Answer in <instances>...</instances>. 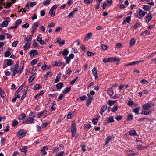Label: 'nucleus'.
Listing matches in <instances>:
<instances>
[{
  "instance_id": "2",
  "label": "nucleus",
  "mask_w": 156,
  "mask_h": 156,
  "mask_svg": "<svg viewBox=\"0 0 156 156\" xmlns=\"http://www.w3.org/2000/svg\"><path fill=\"white\" fill-rule=\"evenodd\" d=\"M27 133L26 130L21 129L19 130L17 132V136L20 138H22L24 137Z\"/></svg>"
},
{
  "instance_id": "63",
  "label": "nucleus",
  "mask_w": 156,
  "mask_h": 156,
  "mask_svg": "<svg viewBox=\"0 0 156 156\" xmlns=\"http://www.w3.org/2000/svg\"><path fill=\"white\" fill-rule=\"evenodd\" d=\"M131 20V17L130 16H128L126 18L125 20L126 21V22L129 23V22Z\"/></svg>"
},
{
  "instance_id": "52",
  "label": "nucleus",
  "mask_w": 156,
  "mask_h": 156,
  "mask_svg": "<svg viewBox=\"0 0 156 156\" xmlns=\"http://www.w3.org/2000/svg\"><path fill=\"white\" fill-rule=\"evenodd\" d=\"M122 117L120 115H117L115 117V119L117 121L121 120L122 119Z\"/></svg>"
},
{
  "instance_id": "17",
  "label": "nucleus",
  "mask_w": 156,
  "mask_h": 156,
  "mask_svg": "<svg viewBox=\"0 0 156 156\" xmlns=\"http://www.w3.org/2000/svg\"><path fill=\"white\" fill-rule=\"evenodd\" d=\"M40 25L39 22H37L35 23L32 26V28L34 30H36L37 27Z\"/></svg>"
},
{
  "instance_id": "36",
  "label": "nucleus",
  "mask_w": 156,
  "mask_h": 156,
  "mask_svg": "<svg viewBox=\"0 0 156 156\" xmlns=\"http://www.w3.org/2000/svg\"><path fill=\"white\" fill-rule=\"evenodd\" d=\"M22 22V20L21 19H19L17 20L15 23V25L17 27Z\"/></svg>"
},
{
  "instance_id": "12",
  "label": "nucleus",
  "mask_w": 156,
  "mask_h": 156,
  "mask_svg": "<svg viewBox=\"0 0 156 156\" xmlns=\"http://www.w3.org/2000/svg\"><path fill=\"white\" fill-rule=\"evenodd\" d=\"M28 147L27 146H20V149L22 152L26 153L27 152Z\"/></svg>"
},
{
  "instance_id": "44",
  "label": "nucleus",
  "mask_w": 156,
  "mask_h": 156,
  "mask_svg": "<svg viewBox=\"0 0 156 156\" xmlns=\"http://www.w3.org/2000/svg\"><path fill=\"white\" fill-rule=\"evenodd\" d=\"M24 67V65L23 64H22V63H21V65L20 66V68H19V70L18 71V73H21L22 71V69H23Z\"/></svg>"
},
{
  "instance_id": "53",
  "label": "nucleus",
  "mask_w": 156,
  "mask_h": 156,
  "mask_svg": "<svg viewBox=\"0 0 156 156\" xmlns=\"http://www.w3.org/2000/svg\"><path fill=\"white\" fill-rule=\"evenodd\" d=\"M149 114V112L146 111H143L141 113V115H147Z\"/></svg>"
},
{
  "instance_id": "62",
  "label": "nucleus",
  "mask_w": 156,
  "mask_h": 156,
  "mask_svg": "<svg viewBox=\"0 0 156 156\" xmlns=\"http://www.w3.org/2000/svg\"><path fill=\"white\" fill-rule=\"evenodd\" d=\"M29 26V24L28 23H26L22 26V27L24 28H28Z\"/></svg>"
},
{
  "instance_id": "48",
  "label": "nucleus",
  "mask_w": 156,
  "mask_h": 156,
  "mask_svg": "<svg viewBox=\"0 0 156 156\" xmlns=\"http://www.w3.org/2000/svg\"><path fill=\"white\" fill-rule=\"evenodd\" d=\"M18 43L19 41H15L12 43V45L13 47H15L17 46V44H18Z\"/></svg>"
},
{
  "instance_id": "28",
  "label": "nucleus",
  "mask_w": 156,
  "mask_h": 156,
  "mask_svg": "<svg viewBox=\"0 0 156 156\" xmlns=\"http://www.w3.org/2000/svg\"><path fill=\"white\" fill-rule=\"evenodd\" d=\"M42 87V86L39 84H36L34 87V90H38Z\"/></svg>"
},
{
  "instance_id": "4",
  "label": "nucleus",
  "mask_w": 156,
  "mask_h": 156,
  "mask_svg": "<svg viewBox=\"0 0 156 156\" xmlns=\"http://www.w3.org/2000/svg\"><path fill=\"white\" fill-rule=\"evenodd\" d=\"M76 125L75 122H72L71 125V133H72V136H74L76 133Z\"/></svg>"
},
{
  "instance_id": "55",
  "label": "nucleus",
  "mask_w": 156,
  "mask_h": 156,
  "mask_svg": "<svg viewBox=\"0 0 156 156\" xmlns=\"http://www.w3.org/2000/svg\"><path fill=\"white\" fill-rule=\"evenodd\" d=\"M69 53L68 51L67 50H64L62 52V54L64 55H66L68 54Z\"/></svg>"
},
{
  "instance_id": "29",
  "label": "nucleus",
  "mask_w": 156,
  "mask_h": 156,
  "mask_svg": "<svg viewBox=\"0 0 156 156\" xmlns=\"http://www.w3.org/2000/svg\"><path fill=\"white\" fill-rule=\"evenodd\" d=\"M44 94V92L43 91L41 90L40 91V92L37 94L36 95H35L34 97V98L35 99L38 98L40 96L43 95Z\"/></svg>"
},
{
  "instance_id": "59",
  "label": "nucleus",
  "mask_w": 156,
  "mask_h": 156,
  "mask_svg": "<svg viewBox=\"0 0 156 156\" xmlns=\"http://www.w3.org/2000/svg\"><path fill=\"white\" fill-rule=\"evenodd\" d=\"M64 153V151H62L56 154L55 156H63Z\"/></svg>"
},
{
  "instance_id": "9",
  "label": "nucleus",
  "mask_w": 156,
  "mask_h": 156,
  "mask_svg": "<svg viewBox=\"0 0 156 156\" xmlns=\"http://www.w3.org/2000/svg\"><path fill=\"white\" fill-rule=\"evenodd\" d=\"M19 67V65L18 63H16L14 69L13 71V73L12 74V76H14L15 75L18 73V70Z\"/></svg>"
},
{
  "instance_id": "58",
  "label": "nucleus",
  "mask_w": 156,
  "mask_h": 156,
  "mask_svg": "<svg viewBox=\"0 0 156 156\" xmlns=\"http://www.w3.org/2000/svg\"><path fill=\"white\" fill-rule=\"evenodd\" d=\"M12 3L11 2H8L7 4L6 5V6L5 7V8H9L12 5Z\"/></svg>"
},
{
  "instance_id": "30",
  "label": "nucleus",
  "mask_w": 156,
  "mask_h": 156,
  "mask_svg": "<svg viewBox=\"0 0 156 156\" xmlns=\"http://www.w3.org/2000/svg\"><path fill=\"white\" fill-rule=\"evenodd\" d=\"M26 117V115L24 113H23L20 115L18 116V119L19 120H22Z\"/></svg>"
},
{
  "instance_id": "35",
  "label": "nucleus",
  "mask_w": 156,
  "mask_h": 156,
  "mask_svg": "<svg viewBox=\"0 0 156 156\" xmlns=\"http://www.w3.org/2000/svg\"><path fill=\"white\" fill-rule=\"evenodd\" d=\"M8 21L7 20H5L2 23V26L3 27H5L8 25Z\"/></svg>"
},
{
  "instance_id": "37",
  "label": "nucleus",
  "mask_w": 156,
  "mask_h": 156,
  "mask_svg": "<svg viewBox=\"0 0 156 156\" xmlns=\"http://www.w3.org/2000/svg\"><path fill=\"white\" fill-rule=\"evenodd\" d=\"M24 85V84H23L21 86L19 87L17 91L16 92V94H17L20 92V91L23 89V87Z\"/></svg>"
},
{
  "instance_id": "7",
  "label": "nucleus",
  "mask_w": 156,
  "mask_h": 156,
  "mask_svg": "<svg viewBox=\"0 0 156 156\" xmlns=\"http://www.w3.org/2000/svg\"><path fill=\"white\" fill-rule=\"evenodd\" d=\"M108 94L112 98H115V95L114 94V92L112 88L109 89L108 90Z\"/></svg>"
},
{
  "instance_id": "56",
  "label": "nucleus",
  "mask_w": 156,
  "mask_h": 156,
  "mask_svg": "<svg viewBox=\"0 0 156 156\" xmlns=\"http://www.w3.org/2000/svg\"><path fill=\"white\" fill-rule=\"evenodd\" d=\"M37 2H33L30 3V5L31 7H33L35 5Z\"/></svg>"
},
{
  "instance_id": "24",
  "label": "nucleus",
  "mask_w": 156,
  "mask_h": 156,
  "mask_svg": "<svg viewBox=\"0 0 156 156\" xmlns=\"http://www.w3.org/2000/svg\"><path fill=\"white\" fill-rule=\"evenodd\" d=\"M114 120L113 117L112 116H109L107 122L108 123H112L114 122Z\"/></svg>"
},
{
  "instance_id": "32",
  "label": "nucleus",
  "mask_w": 156,
  "mask_h": 156,
  "mask_svg": "<svg viewBox=\"0 0 156 156\" xmlns=\"http://www.w3.org/2000/svg\"><path fill=\"white\" fill-rule=\"evenodd\" d=\"M6 61H7V65L8 66H10L13 64V62L12 60L10 59H7Z\"/></svg>"
},
{
  "instance_id": "26",
  "label": "nucleus",
  "mask_w": 156,
  "mask_h": 156,
  "mask_svg": "<svg viewBox=\"0 0 156 156\" xmlns=\"http://www.w3.org/2000/svg\"><path fill=\"white\" fill-rule=\"evenodd\" d=\"M142 8L143 9L147 11L149 10L150 9V7L149 6L146 5H142Z\"/></svg>"
},
{
  "instance_id": "14",
  "label": "nucleus",
  "mask_w": 156,
  "mask_h": 156,
  "mask_svg": "<svg viewBox=\"0 0 156 156\" xmlns=\"http://www.w3.org/2000/svg\"><path fill=\"white\" fill-rule=\"evenodd\" d=\"M30 55L31 56H34L37 54H38V52L37 50H31L30 51Z\"/></svg>"
},
{
  "instance_id": "42",
  "label": "nucleus",
  "mask_w": 156,
  "mask_h": 156,
  "mask_svg": "<svg viewBox=\"0 0 156 156\" xmlns=\"http://www.w3.org/2000/svg\"><path fill=\"white\" fill-rule=\"evenodd\" d=\"M129 134L131 136L135 135L136 133V131L134 130H132L129 131Z\"/></svg>"
},
{
  "instance_id": "46",
  "label": "nucleus",
  "mask_w": 156,
  "mask_h": 156,
  "mask_svg": "<svg viewBox=\"0 0 156 156\" xmlns=\"http://www.w3.org/2000/svg\"><path fill=\"white\" fill-rule=\"evenodd\" d=\"M133 119V116L131 114L129 115L127 118V120L128 121H131Z\"/></svg>"
},
{
  "instance_id": "49",
  "label": "nucleus",
  "mask_w": 156,
  "mask_h": 156,
  "mask_svg": "<svg viewBox=\"0 0 156 156\" xmlns=\"http://www.w3.org/2000/svg\"><path fill=\"white\" fill-rule=\"evenodd\" d=\"M98 120V118H95L92 120V122L94 125H96L97 124Z\"/></svg>"
},
{
  "instance_id": "27",
  "label": "nucleus",
  "mask_w": 156,
  "mask_h": 156,
  "mask_svg": "<svg viewBox=\"0 0 156 156\" xmlns=\"http://www.w3.org/2000/svg\"><path fill=\"white\" fill-rule=\"evenodd\" d=\"M47 113V111L46 110H44L41 112L37 115V117L40 118L42 115H43Z\"/></svg>"
},
{
  "instance_id": "31",
  "label": "nucleus",
  "mask_w": 156,
  "mask_h": 156,
  "mask_svg": "<svg viewBox=\"0 0 156 156\" xmlns=\"http://www.w3.org/2000/svg\"><path fill=\"white\" fill-rule=\"evenodd\" d=\"M0 95L2 98H4L5 96V94L2 89L0 87Z\"/></svg>"
},
{
  "instance_id": "39",
  "label": "nucleus",
  "mask_w": 156,
  "mask_h": 156,
  "mask_svg": "<svg viewBox=\"0 0 156 156\" xmlns=\"http://www.w3.org/2000/svg\"><path fill=\"white\" fill-rule=\"evenodd\" d=\"M133 62L131 63H128L127 64H125L124 65V66H127L129 65H134L135 64H137L138 63V62Z\"/></svg>"
},
{
  "instance_id": "8",
  "label": "nucleus",
  "mask_w": 156,
  "mask_h": 156,
  "mask_svg": "<svg viewBox=\"0 0 156 156\" xmlns=\"http://www.w3.org/2000/svg\"><path fill=\"white\" fill-rule=\"evenodd\" d=\"M107 109V106L106 105H103L101 108V110L100 111V113L102 115H103V113L105 112Z\"/></svg>"
},
{
  "instance_id": "45",
  "label": "nucleus",
  "mask_w": 156,
  "mask_h": 156,
  "mask_svg": "<svg viewBox=\"0 0 156 156\" xmlns=\"http://www.w3.org/2000/svg\"><path fill=\"white\" fill-rule=\"evenodd\" d=\"M71 90V87H69L66 88L63 91V93L64 94H66L68 93Z\"/></svg>"
},
{
  "instance_id": "5",
  "label": "nucleus",
  "mask_w": 156,
  "mask_h": 156,
  "mask_svg": "<svg viewBox=\"0 0 156 156\" xmlns=\"http://www.w3.org/2000/svg\"><path fill=\"white\" fill-rule=\"evenodd\" d=\"M154 105V104H151L150 102L148 103L147 104L143 105H142V108L144 110H148L149 109L151 105L152 106H153Z\"/></svg>"
},
{
  "instance_id": "50",
  "label": "nucleus",
  "mask_w": 156,
  "mask_h": 156,
  "mask_svg": "<svg viewBox=\"0 0 156 156\" xmlns=\"http://www.w3.org/2000/svg\"><path fill=\"white\" fill-rule=\"evenodd\" d=\"M55 62L54 64H53V65L54 66H61V63L60 62L57 61L54 62Z\"/></svg>"
},
{
  "instance_id": "22",
  "label": "nucleus",
  "mask_w": 156,
  "mask_h": 156,
  "mask_svg": "<svg viewBox=\"0 0 156 156\" xmlns=\"http://www.w3.org/2000/svg\"><path fill=\"white\" fill-rule=\"evenodd\" d=\"M61 73H58L57 75L55 82V83H58L59 81V79L61 77Z\"/></svg>"
},
{
  "instance_id": "23",
  "label": "nucleus",
  "mask_w": 156,
  "mask_h": 156,
  "mask_svg": "<svg viewBox=\"0 0 156 156\" xmlns=\"http://www.w3.org/2000/svg\"><path fill=\"white\" fill-rule=\"evenodd\" d=\"M30 47V44L28 41L23 46L24 50H27Z\"/></svg>"
},
{
  "instance_id": "10",
  "label": "nucleus",
  "mask_w": 156,
  "mask_h": 156,
  "mask_svg": "<svg viewBox=\"0 0 156 156\" xmlns=\"http://www.w3.org/2000/svg\"><path fill=\"white\" fill-rule=\"evenodd\" d=\"M77 8H75L68 15V17L69 18H72L75 14V12L78 11Z\"/></svg>"
},
{
  "instance_id": "1",
  "label": "nucleus",
  "mask_w": 156,
  "mask_h": 156,
  "mask_svg": "<svg viewBox=\"0 0 156 156\" xmlns=\"http://www.w3.org/2000/svg\"><path fill=\"white\" fill-rule=\"evenodd\" d=\"M120 61V59L116 57H111L110 58H104L103 60V62L106 63L108 62H112L117 61L118 62Z\"/></svg>"
},
{
  "instance_id": "11",
  "label": "nucleus",
  "mask_w": 156,
  "mask_h": 156,
  "mask_svg": "<svg viewBox=\"0 0 156 156\" xmlns=\"http://www.w3.org/2000/svg\"><path fill=\"white\" fill-rule=\"evenodd\" d=\"M93 74L95 77V79L97 80L98 79V77L97 75V71L95 67H94L92 70Z\"/></svg>"
},
{
  "instance_id": "25",
  "label": "nucleus",
  "mask_w": 156,
  "mask_h": 156,
  "mask_svg": "<svg viewBox=\"0 0 156 156\" xmlns=\"http://www.w3.org/2000/svg\"><path fill=\"white\" fill-rule=\"evenodd\" d=\"M50 1L51 0H47L44 1L43 2V5L44 6H47L51 3Z\"/></svg>"
},
{
  "instance_id": "34",
  "label": "nucleus",
  "mask_w": 156,
  "mask_h": 156,
  "mask_svg": "<svg viewBox=\"0 0 156 156\" xmlns=\"http://www.w3.org/2000/svg\"><path fill=\"white\" fill-rule=\"evenodd\" d=\"M56 88L58 89H60L63 87V84L61 83H59L56 85Z\"/></svg>"
},
{
  "instance_id": "40",
  "label": "nucleus",
  "mask_w": 156,
  "mask_h": 156,
  "mask_svg": "<svg viewBox=\"0 0 156 156\" xmlns=\"http://www.w3.org/2000/svg\"><path fill=\"white\" fill-rule=\"evenodd\" d=\"M135 43V40L134 38H132L130 41V46H133Z\"/></svg>"
},
{
  "instance_id": "47",
  "label": "nucleus",
  "mask_w": 156,
  "mask_h": 156,
  "mask_svg": "<svg viewBox=\"0 0 156 156\" xmlns=\"http://www.w3.org/2000/svg\"><path fill=\"white\" fill-rule=\"evenodd\" d=\"M84 126L85 128H86L87 129H89L91 128V126L90 124H85L84 125Z\"/></svg>"
},
{
  "instance_id": "54",
  "label": "nucleus",
  "mask_w": 156,
  "mask_h": 156,
  "mask_svg": "<svg viewBox=\"0 0 156 156\" xmlns=\"http://www.w3.org/2000/svg\"><path fill=\"white\" fill-rule=\"evenodd\" d=\"M93 0H84V2L86 4H89L92 2Z\"/></svg>"
},
{
  "instance_id": "33",
  "label": "nucleus",
  "mask_w": 156,
  "mask_h": 156,
  "mask_svg": "<svg viewBox=\"0 0 156 156\" xmlns=\"http://www.w3.org/2000/svg\"><path fill=\"white\" fill-rule=\"evenodd\" d=\"M112 138V137L111 136H108L107 137L106 141L105 142V145H107Z\"/></svg>"
},
{
  "instance_id": "41",
  "label": "nucleus",
  "mask_w": 156,
  "mask_h": 156,
  "mask_svg": "<svg viewBox=\"0 0 156 156\" xmlns=\"http://www.w3.org/2000/svg\"><path fill=\"white\" fill-rule=\"evenodd\" d=\"M150 33V31L149 30H147L145 31L142 33L141 35L143 36H146L148 34Z\"/></svg>"
},
{
  "instance_id": "16",
  "label": "nucleus",
  "mask_w": 156,
  "mask_h": 156,
  "mask_svg": "<svg viewBox=\"0 0 156 156\" xmlns=\"http://www.w3.org/2000/svg\"><path fill=\"white\" fill-rule=\"evenodd\" d=\"M139 15L141 17H143L144 16L145 14V12L142 9H139Z\"/></svg>"
},
{
  "instance_id": "6",
  "label": "nucleus",
  "mask_w": 156,
  "mask_h": 156,
  "mask_svg": "<svg viewBox=\"0 0 156 156\" xmlns=\"http://www.w3.org/2000/svg\"><path fill=\"white\" fill-rule=\"evenodd\" d=\"M57 6L56 5H53L50 9L49 13L52 17H54L55 15V12H53L54 10L56 9L57 8Z\"/></svg>"
},
{
  "instance_id": "19",
  "label": "nucleus",
  "mask_w": 156,
  "mask_h": 156,
  "mask_svg": "<svg viewBox=\"0 0 156 156\" xmlns=\"http://www.w3.org/2000/svg\"><path fill=\"white\" fill-rule=\"evenodd\" d=\"M93 100V97H90L87 100L86 102V105L89 106V105L91 104Z\"/></svg>"
},
{
  "instance_id": "60",
  "label": "nucleus",
  "mask_w": 156,
  "mask_h": 156,
  "mask_svg": "<svg viewBox=\"0 0 156 156\" xmlns=\"http://www.w3.org/2000/svg\"><path fill=\"white\" fill-rule=\"evenodd\" d=\"M101 47L104 50H106L107 49L108 46L106 45L102 44L101 45Z\"/></svg>"
},
{
  "instance_id": "13",
  "label": "nucleus",
  "mask_w": 156,
  "mask_h": 156,
  "mask_svg": "<svg viewBox=\"0 0 156 156\" xmlns=\"http://www.w3.org/2000/svg\"><path fill=\"white\" fill-rule=\"evenodd\" d=\"M48 147L47 146H44L43 147L41 150V151L42 153L41 155H46L47 154L46 151L48 150Z\"/></svg>"
},
{
  "instance_id": "64",
  "label": "nucleus",
  "mask_w": 156,
  "mask_h": 156,
  "mask_svg": "<svg viewBox=\"0 0 156 156\" xmlns=\"http://www.w3.org/2000/svg\"><path fill=\"white\" fill-rule=\"evenodd\" d=\"M34 77H33V76L30 77L28 79L29 82H32L34 80Z\"/></svg>"
},
{
  "instance_id": "3",
  "label": "nucleus",
  "mask_w": 156,
  "mask_h": 156,
  "mask_svg": "<svg viewBox=\"0 0 156 156\" xmlns=\"http://www.w3.org/2000/svg\"><path fill=\"white\" fill-rule=\"evenodd\" d=\"M34 122V119L33 118L29 117L26 118L22 122L23 124H32Z\"/></svg>"
},
{
  "instance_id": "51",
  "label": "nucleus",
  "mask_w": 156,
  "mask_h": 156,
  "mask_svg": "<svg viewBox=\"0 0 156 156\" xmlns=\"http://www.w3.org/2000/svg\"><path fill=\"white\" fill-rule=\"evenodd\" d=\"M39 29L43 32H44L46 30L45 27L43 25L39 27Z\"/></svg>"
},
{
  "instance_id": "18",
  "label": "nucleus",
  "mask_w": 156,
  "mask_h": 156,
  "mask_svg": "<svg viewBox=\"0 0 156 156\" xmlns=\"http://www.w3.org/2000/svg\"><path fill=\"white\" fill-rule=\"evenodd\" d=\"M147 147V146L142 147L141 145H137L136 146V148L139 150H144L146 149Z\"/></svg>"
},
{
  "instance_id": "20",
  "label": "nucleus",
  "mask_w": 156,
  "mask_h": 156,
  "mask_svg": "<svg viewBox=\"0 0 156 156\" xmlns=\"http://www.w3.org/2000/svg\"><path fill=\"white\" fill-rule=\"evenodd\" d=\"M116 100H108V103L110 106H111L113 105H114L116 103Z\"/></svg>"
},
{
  "instance_id": "57",
  "label": "nucleus",
  "mask_w": 156,
  "mask_h": 156,
  "mask_svg": "<svg viewBox=\"0 0 156 156\" xmlns=\"http://www.w3.org/2000/svg\"><path fill=\"white\" fill-rule=\"evenodd\" d=\"M37 60L36 59H34L31 62V64L32 65H34L37 63Z\"/></svg>"
},
{
  "instance_id": "21",
  "label": "nucleus",
  "mask_w": 156,
  "mask_h": 156,
  "mask_svg": "<svg viewBox=\"0 0 156 156\" xmlns=\"http://www.w3.org/2000/svg\"><path fill=\"white\" fill-rule=\"evenodd\" d=\"M152 17L151 14L150 13H148L147 16L146 17V22H147V20L148 22L150 21L151 20Z\"/></svg>"
},
{
  "instance_id": "43",
  "label": "nucleus",
  "mask_w": 156,
  "mask_h": 156,
  "mask_svg": "<svg viewBox=\"0 0 156 156\" xmlns=\"http://www.w3.org/2000/svg\"><path fill=\"white\" fill-rule=\"evenodd\" d=\"M118 109V107L117 105H115L112 108V111L113 112L116 111Z\"/></svg>"
},
{
  "instance_id": "38",
  "label": "nucleus",
  "mask_w": 156,
  "mask_h": 156,
  "mask_svg": "<svg viewBox=\"0 0 156 156\" xmlns=\"http://www.w3.org/2000/svg\"><path fill=\"white\" fill-rule=\"evenodd\" d=\"M140 109V107H138L134 109L133 111L136 114H138L139 112Z\"/></svg>"
},
{
  "instance_id": "15",
  "label": "nucleus",
  "mask_w": 156,
  "mask_h": 156,
  "mask_svg": "<svg viewBox=\"0 0 156 156\" xmlns=\"http://www.w3.org/2000/svg\"><path fill=\"white\" fill-rule=\"evenodd\" d=\"M92 35V33L91 32L88 33L84 37V41H87L91 37Z\"/></svg>"
},
{
  "instance_id": "61",
  "label": "nucleus",
  "mask_w": 156,
  "mask_h": 156,
  "mask_svg": "<svg viewBox=\"0 0 156 156\" xmlns=\"http://www.w3.org/2000/svg\"><path fill=\"white\" fill-rule=\"evenodd\" d=\"M72 114V112H70L69 113L67 116V118L68 119H70L72 118L71 116V115Z\"/></svg>"
}]
</instances>
